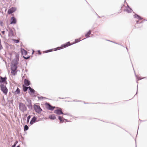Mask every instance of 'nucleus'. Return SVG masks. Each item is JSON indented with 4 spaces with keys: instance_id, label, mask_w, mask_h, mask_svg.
I'll use <instances>...</instances> for the list:
<instances>
[{
    "instance_id": "obj_1",
    "label": "nucleus",
    "mask_w": 147,
    "mask_h": 147,
    "mask_svg": "<svg viewBox=\"0 0 147 147\" xmlns=\"http://www.w3.org/2000/svg\"><path fill=\"white\" fill-rule=\"evenodd\" d=\"M18 63L15 60H12L11 62V73L13 75L15 76L17 74L18 67Z\"/></svg>"
},
{
    "instance_id": "obj_2",
    "label": "nucleus",
    "mask_w": 147,
    "mask_h": 147,
    "mask_svg": "<svg viewBox=\"0 0 147 147\" xmlns=\"http://www.w3.org/2000/svg\"><path fill=\"white\" fill-rule=\"evenodd\" d=\"M19 106L20 110L23 113L27 110V107L22 102L19 103Z\"/></svg>"
},
{
    "instance_id": "obj_3",
    "label": "nucleus",
    "mask_w": 147,
    "mask_h": 147,
    "mask_svg": "<svg viewBox=\"0 0 147 147\" xmlns=\"http://www.w3.org/2000/svg\"><path fill=\"white\" fill-rule=\"evenodd\" d=\"M0 88L1 91L5 95H6L7 94L8 90L6 86L4 84H1Z\"/></svg>"
},
{
    "instance_id": "obj_4",
    "label": "nucleus",
    "mask_w": 147,
    "mask_h": 147,
    "mask_svg": "<svg viewBox=\"0 0 147 147\" xmlns=\"http://www.w3.org/2000/svg\"><path fill=\"white\" fill-rule=\"evenodd\" d=\"M33 108L35 111L39 114L42 111V109L40 107V106L36 105V104L34 105Z\"/></svg>"
},
{
    "instance_id": "obj_5",
    "label": "nucleus",
    "mask_w": 147,
    "mask_h": 147,
    "mask_svg": "<svg viewBox=\"0 0 147 147\" xmlns=\"http://www.w3.org/2000/svg\"><path fill=\"white\" fill-rule=\"evenodd\" d=\"M46 108L49 110L53 111L56 108L55 106H52L49 103L46 102L45 104Z\"/></svg>"
},
{
    "instance_id": "obj_6",
    "label": "nucleus",
    "mask_w": 147,
    "mask_h": 147,
    "mask_svg": "<svg viewBox=\"0 0 147 147\" xmlns=\"http://www.w3.org/2000/svg\"><path fill=\"white\" fill-rule=\"evenodd\" d=\"M7 77L5 76L4 77H3L1 76H0V84H7Z\"/></svg>"
},
{
    "instance_id": "obj_7",
    "label": "nucleus",
    "mask_w": 147,
    "mask_h": 147,
    "mask_svg": "<svg viewBox=\"0 0 147 147\" xmlns=\"http://www.w3.org/2000/svg\"><path fill=\"white\" fill-rule=\"evenodd\" d=\"M35 90L34 89L30 87V88H29V90L28 92L30 95L34 97H36V96L34 95V93H35Z\"/></svg>"
},
{
    "instance_id": "obj_8",
    "label": "nucleus",
    "mask_w": 147,
    "mask_h": 147,
    "mask_svg": "<svg viewBox=\"0 0 147 147\" xmlns=\"http://www.w3.org/2000/svg\"><path fill=\"white\" fill-rule=\"evenodd\" d=\"M37 117L35 116H34L32 118L30 122V125H32L36 122L40 120H39L37 121Z\"/></svg>"
},
{
    "instance_id": "obj_9",
    "label": "nucleus",
    "mask_w": 147,
    "mask_h": 147,
    "mask_svg": "<svg viewBox=\"0 0 147 147\" xmlns=\"http://www.w3.org/2000/svg\"><path fill=\"white\" fill-rule=\"evenodd\" d=\"M57 108H59V109L55 110L54 111V113H56L58 115H62V114H63V113L61 110V108L58 107H57Z\"/></svg>"
},
{
    "instance_id": "obj_10",
    "label": "nucleus",
    "mask_w": 147,
    "mask_h": 147,
    "mask_svg": "<svg viewBox=\"0 0 147 147\" xmlns=\"http://www.w3.org/2000/svg\"><path fill=\"white\" fill-rule=\"evenodd\" d=\"M72 45L73 44H71L70 42L69 41H68L65 43L64 44L60 46V47L61 48V49H62L63 48H66L67 47H68L69 46H70Z\"/></svg>"
},
{
    "instance_id": "obj_11",
    "label": "nucleus",
    "mask_w": 147,
    "mask_h": 147,
    "mask_svg": "<svg viewBox=\"0 0 147 147\" xmlns=\"http://www.w3.org/2000/svg\"><path fill=\"white\" fill-rule=\"evenodd\" d=\"M16 10V8L14 7H12L11 8L9 9L7 11V13L9 15L11 14L12 13L14 12Z\"/></svg>"
},
{
    "instance_id": "obj_12",
    "label": "nucleus",
    "mask_w": 147,
    "mask_h": 147,
    "mask_svg": "<svg viewBox=\"0 0 147 147\" xmlns=\"http://www.w3.org/2000/svg\"><path fill=\"white\" fill-rule=\"evenodd\" d=\"M17 20L16 18L14 16L11 17L10 20L11 24H15L16 23Z\"/></svg>"
},
{
    "instance_id": "obj_13",
    "label": "nucleus",
    "mask_w": 147,
    "mask_h": 147,
    "mask_svg": "<svg viewBox=\"0 0 147 147\" xmlns=\"http://www.w3.org/2000/svg\"><path fill=\"white\" fill-rule=\"evenodd\" d=\"M24 82L25 86H28L31 84V83L30 81L28 79H25L24 80Z\"/></svg>"
},
{
    "instance_id": "obj_14",
    "label": "nucleus",
    "mask_w": 147,
    "mask_h": 147,
    "mask_svg": "<svg viewBox=\"0 0 147 147\" xmlns=\"http://www.w3.org/2000/svg\"><path fill=\"white\" fill-rule=\"evenodd\" d=\"M8 36H15V35L12 29L10 28H9V31L8 32Z\"/></svg>"
},
{
    "instance_id": "obj_15",
    "label": "nucleus",
    "mask_w": 147,
    "mask_h": 147,
    "mask_svg": "<svg viewBox=\"0 0 147 147\" xmlns=\"http://www.w3.org/2000/svg\"><path fill=\"white\" fill-rule=\"evenodd\" d=\"M30 86H25V85H22V89L23 91L24 92H26L28 89V90H29V88H30Z\"/></svg>"
},
{
    "instance_id": "obj_16",
    "label": "nucleus",
    "mask_w": 147,
    "mask_h": 147,
    "mask_svg": "<svg viewBox=\"0 0 147 147\" xmlns=\"http://www.w3.org/2000/svg\"><path fill=\"white\" fill-rule=\"evenodd\" d=\"M134 16L135 18H137L139 20H141L143 19V18L136 13H135Z\"/></svg>"
},
{
    "instance_id": "obj_17",
    "label": "nucleus",
    "mask_w": 147,
    "mask_h": 147,
    "mask_svg": "<svg viewBox=\"0 0 147 147\" xmlns=\"http://www.w3.org/2000/svg\"><path fill=\"white\" fill-rule=\"evenodd\" d=\"M21 52L22 55H23L24 53V55L25 56L28 54V52L27 51L24 49L22 48L21 49Z\"/></svg>"
},
{
    "instance_id": "obj_18",
    "label": "nucleus",
    "mask_w": 147,
    "mask_h": 147,
    "mask_svg": "<svg viewBox=\"0 0 147 147\" xmlns=\"http://www.w3.org/2000/svg\"><path fill=\"white\" fill-rule=\"evenodd\" d=\"M127 9H126L127 12L128 13H131L132 11V9L131 8L127 3Z\"/></svg>"
},
{
    "instance_id": "obj_19",
    "label": "nucleus",
    "mask_w": 147,
    "mask_h": 147,
    "mask_svg": "<svg viewBox=\"0 0 147 147\" xmlns=\"http://www.w3.org/2000/svg\"><path fill=\"white\" fill-rule=\"evenodd\" d=\"M20 89L17 87L16 91L13 92V93L15 95H17L20 94Z\"/></svg>"
},
{
    "instance_id": "obj_20",
    "label": "nucleus",
    "mask_w": 147,
    "mask_h": 147,
    "mask_svg": "<svg viewBox=\"0 0 147 147\" xmlns=\"http://www.w3.org/2000/svg\"><path fill=\"white\" fill-rule=\"evenodd\" d=\"M49 118L52 120H54L56 119V117L55 115L54 114L51 115L49 116Z\"/></svg>"
},
{
    "instance_id": "obj_21",
    "label": "nucleus",
    "mask_w": 147,
    "mask_h": 147,
    "mask_svg": "<svg viewBox=\"0 0 147 147\" xmlns=\"http://www.w3.org/2000/svg\"><path fill=\"white\" fill-rule=\"evenodd\" d=\"M91 30H89L85 34V36L87 38H89L90 37L89 35L91 34Z\"/></svg>"
},
{
    "instance_id": "obj_22",
    "label": "nucleus",
    "mask_w": 147,
    "mask_h": 147,
    "mask_svg": "<svg viewBox=\"0 0 147 147\" xmlns=\"http://www.w3.org/2000/svg\"><path fill=\"white\" fill-rule=\"evenodd\" d=\"M19 56L18 54H16V58L14 59L13 60H15L17 61V62H18V61L19 60Z\"/></svg>"
},
{
    "instance_id": "obj_23",
    "label": "nucleus",
    "mask_w": 147,
    "mask_h": 147,
    "mask_svg": "<svg viewBox=\"0 0 147 147\" xmlns=\"http://www.w3.org/2000/svg\"><path fill=\"white\" fill-rule=\"evenodd\" d=\"M81 41V40H80V38H78V39H76L75 40V41L73 42V43L72 44H76L77 43H78V42H80Z\"/></svg>"
},
{
    "instance_id": "obj_24",
    "label": "nucleus",
    "mask_w": 147,
    "mask_h": 147,
    "mask_svg": "<svg viewBox=\"0 0 147 147\" xmlns=\"http://www.w3.org/2000/svg\"><path fill=\"white\" fill-rule=\"evenodd\" d=\"M27 106L30 110H33V107L32 104L30 105H27Z\"/></svg>"
},
{
    "instance_id": "obj_25",
    "label": "nucleus",
    "mask_w": 147,
    "mask_h": 147,
    "mask_svg": "<svg viewBox=\"0 0 147 147\" xmlns=\"http://www.w3.org/2000/svg\"><path fill=\"white\" fill-rule=\"evenodd\" d=\"M26 100L28 102L27 105H30L32 104V100L29 98L26 99Z\"/></svg>"
},
{
    "instance_id": "obj_26",
    "label": "nucleus",
    "mask_w": 147,
    "mask_h": 147,
    "mask_svg": "<svg viewBox=\"0 0 147 147\" xmlns=\"http://www.w3.org/2000/svg\"><path fill=\"white\" fill-rule=\"evenodd\" d=\"M135 75L137 79H138V81H139L143 79L144 78L146 79H147V77H144L142 78H138L137 76L136 75V74H135Z\"/></svg>"
},
{
    "instance_id": "obj_27",
    "label": "nucleus",
    "mask_w": 147,
    "mask_h": 147,
    "mask_svg": "<svg viewBox=\"0 0 147 147\" xmlns=\"http://www.w3.org/2000/svg\"><path fill=\"white\" fill-rule=\"evenodd\" d=\"M24 131L28 130L29 129V127L27 125H25L24 126Z\"/></svg>"
},
{
    "instance_id": "obj_28",
    "label": "nucleus",
    "mask_w": 147,
    "mask_h": 147,
    "mask_svg": "<svg viewBox=\"0 0 147 147\" xmlns=\"http://www.w3.org/2000/svg\"><path fill=\"white\" fill-rule=\"evenodd\" d=\"M31 117V115H29L28 116V117H27V120H26V123L28 124L29 123L30 119Z\"/></svg>"
},
{
    "instance_id": "obj_29",
    "label": "nucleus",
    "mask_w": 147,
    "mask_h": 147,
    "mask_svg": "<svg viewBox=\"0 0 147 147\" xmlns=\"http://www.w3.org/2000/svg\"><path fill=\"white\" fill-rule=\"evenodd\" d=\"M12 40L16 43H18L20 42L19 40L18 39H12Z\"/></svg>"
},
{
    "instance_id": "obj_30",
    "label": "nucleus",
    "mask_w": 147,
    "mask_h": 147,
    "mask_svg": "<svg viewBox=\"0 0 147 147\" xmlns=\"http://www.w3.org/2000/svg\"><path fill=\"white\" fill-rule=\"evenodd\" d=\"M8 102H9V106H10V104H11L12 105L13 104V100H8Z\"/></svg>"
},
{
    "instance_id": "obj_31",
    "label": "nucleus",
    "mask_w": 147,
    "mask_h": 147,
    "mask_svg": "<svg viewBox=\"0 0 147 147\" xmlns=\"http://www.w3.org/2000/svg\"><path fill=\"white\" fill-rule=\"evenodd\" d=\"M61 49V48L60 47H59L54 48V51H57Z\"/></svg>"
},
{
    "instance_id": "obj_32",
    "label": "nucleus",
    "mask_w": 147,
    "mask_h": 147,
    "mask_svg": "<svg viewBox=\"0 0 147 147\" xmlns=\"http://www.w3.org/2000/svg\"><path fill=\"white\" fill-rule=\"evenodd\" d=\"M18 142V141H16L13 144L12 146L11 147H15Z\"/></svg>"
},
{
    "instance_id": "obj_33",
    "label": "nucleus",
    "mask_w": 147,
    "mask_h": 147,
    "mask_svg": "<svg viewBox=\"0 0 147 147\" xmlns=\"http://www.w3.org/2000/svg\"><path fill=\"white\" fill-rule=\"evenodd\" d=\"M30 56H28L27 57H25L24 56H23V58L25 60H27L28 59H29L30 58Z\"/></svg>"
},
{
    "instance_id": "obj_34",
    "label": "nucleus",
    "mask_w": 147,
    "mask_h": 147,
    "mask_svg": "<svg viewBox=\"0 0 147 147\" xmlns=\"http://www.w3.org/2000/svg\"><path fill=\"white\" fill-rule=\"evenodd\" d=\"M4 43H5V44L6 47L7 48H8L9 47V44L7 42H4Z\"/></svg>"
},
{
    "instance_id": "obj_35",
    "label": "nucleus",
    "mask_w": 147,
    "mask_h": 147,
    "mask_svg": "<svg viewBox=\"0 0 147 147\" xmlns=\"http://www.w3.org/2000/svg\"><path fill=\"white\" fill-rule=\"evenodd\" d=\"M37 98L39 100H40L41 99H42V98H46L42 96H37Z\"/></svg>"
},
{
    "instance_id": "obj_36",
    "label": "nucleus",
    "mask_w": 147,
    "mask_h": 147,
    "mask_svg": "<svg viewBox=\"0 0 147 147\" xmlns=\"http://www.w3.org/2000/svg\"><path fill=\"white\" fill-rule=\"evenodd\" d=\"M51 50H49V49L47 50L44 51V53H48L51 52Z\"/></svg>"
},
{
    "instance_id": "obj_37",
    "label": "nucleus",
    "mask_w": 147,
    "mask_h": 147,
    "mask_svg": "<svg viewBox=\"0 0 147 147\" xmlns=\"http://www.w3.org/2000/svg\"><path fill=\"white\" fill-rule=\"evenodd\" d=\"M63 118H63V117H61V116H58V119L59 121L60 120H61Z\"/></svg>"
},
{
    "instance_id": "obj_38",
    "label": "nucleus",
    "mask_w": 147,
    "mask_h": 147,
    "mask_svg": "<svg viewBox=\"0 0 147 147\" xmlns=\"http://www.w3.org/2000/svg\"><path fill=\"white\" fill-rule=\"evenodd\" d=\"M34 95L36 96V95H38L39 94L38 93L35 91V93H34Z\"/></svg>"
},
{
    "instance_id": "obj_39",
    "label": "nucleus",
    "mask_w": 147,
    "mask_h": 147,
    "mask_svg": "<svg viewBox=\"0 0 147 147\" xmlns=\"http://www.w3.org/2000/svg\"><path fill=\"white\" fill-rule=\"evenodd\" d=\"M60 121L59 123H63L64 122V120H63V119H62L60 120Z\"/></svg>"
},
{
    "instance_id": "obj_40",
    "label": "nucleus",
    "mask_w": 147,
    "mask_h": 147,
    "mask_svg": "<svg viewBox=\"0 0 147 147\" xmlns=\"http://www.w3.org/2000/svg\"><path fill=\"white\" fill-rule=\"evenodd\" d=\"M3 47L1 44V43L0 44V50H2L3 49Z\"/></svg>"
},
{
    "instance_id": "obj_41",
    "label": "nucleus",
    "mask_w": 147,
    "mask_h": 147,
    "mask_svg": "<svg viewBox=\"0 0 147 147\" xmlns=\"http://www.w3.org/2000/svg\"><path fill=\"white\" fill-rule=\"evenodd\" d=\"M22 119L23 121H25L26 120V117H24L22 118Z\"/></svg>"
},
{
    "instance_id": "obj_42",
    "label": "nucleus",
    "mask_w": 147,
    "mask_h": 147,
    "mask_svg": "<svg viewBox=\"0 0 147 147\" xmlns=\"http://www.w3.org/2000/svg\"><path fill=\"white\" fill-rule=\"evenodd\" d=\"M37 51L39 53L38 54L39 55H41L42 53L40 52V50H38Z\"/></svg>"
},
{
    "instance_id": "obj_43",
    "label": "nucleus",
    "mask_w": 147,
    "mask_h": 147,
    "mask_svg": "<svg viewBox=\"0 0 147 147\" xmlns=\"http://www.w3.org/2000/svg\"><path fill=\"white\" fill-rule=\"evenodd\" d=\"M63 120H64V121L65 120L66 122H69V121L67 119H66L65 118H63Z\"/></svg>"
},
{
    "instance_id": "obj_44",
    "label": "nucleus",
    "mask_w": 147,
    "mask_h": 147,
    "mask_svg": "<svg viewBox=\"0 0 147 147\" xmlns=\"http://www.w3.org/2000/svg\"><path fill=\"white\" fill-rule=\"evenodd\" d=\"M140 23H139V20H137L136 21V24H135V25L136 26L137 24H139Z\"/></svg>"
},
{
    "instance_id": "obj_45",
    "label": "nucleus",
    "mask_w": 147,
    "mask_h": 147,
    "mask_svg": "<svg viewBox=\"0 0 147 147\" xmlns=\"http://www.w3.org/2000/svg\"><path fill=\"white\" fill-rule=\"evenodd\" d=\"M1 33L3 34H4L5 33V31H3L1 32Z\"/></svg>"
},
{
    "instance_id": "obj_46",
    "label": "nucleus",
    "mask_w": 147,
    "mask_h": 147,
    "mask_svg": "<svg viewBox=\"0 0 147 147\" xmlns=\"http://www.w3.org/2000/svg\"><path fill=\"white\" fill-rule=\"evenodd\" d=\"M68 114L67 113H63V114H62V115H68Z\"/></svg>"
},
{
    "instance_id": "obj_47",
    "label": "nucleus",
    "mask_w": 147,
    "mask_h": 147,
    "mask_svg": "<svg viewBox=\"0 0 147 147\" xmlns=\"http://www.w3.org/2000/svg\"><path fill=\"white\" fill-rule=\"evenodd\" d=\"M9 96H11L12 94L11 92H9Z\"/></svg>"
},
{
    "instance_id": "obj_48",
    "label": "nucleus",
    "mask_w": 147,
    "mask_h": 147,
    "mask_svg": "<svg viewBox=\"0 0 147 147\" xmlns=\"http://www.w3.org/2000/svg\"><path fill=\"white\" fill-rule=\"evenodd\" d=\"M28 115V114H25V115H24V117H26Z\"/></svg>"
},
{
    "instance_id": "obj_49",
    "label": "nucleus",
    "mask_w": 147,
    "mask_h": 147,
    "mask_svg": "<svg viewBox=\"0 0 147 147\" xmlns=\"http://www.w3.org/2000/svg\"><path fill=\"white\" fill-rule=\"evenodd\" d=\"M107 40V41H110L111 42H113L114 43V42H113V41H110V40ZM115 44H118V43H117L115 42Z\"/></svg>"
},
{
    "instance_id": "obj_50",
    "label": "nucleus",
    "mask_w": 147,
    "mask_h": 147,
    "mask_svg": "<svg viewBox=\"0 0 147 147\" xmlns=\"http://www.w3.org/2000/svg\"><path fill=\"white\" fill-rule=\"evenodd\" d=\"M50 50H51V52L52 51H54V49H50Z\"/></svg>"
},
{
    "instance_id": "obj_51",
    "label": "nucleus",
    "mask_w": 147,
    "mask_h": 147,
    "mask_svg": "<svg viewBox=\"0 0 147 147\" xmlns=\"http://www.w3.org/2000/svg\"><path fill=\"white\" fill-rule=\"evenodd\" d=\"M138 85H137V92H136V94H135V95H136L137 94V92H138Z\"/></svg>"
},
{
    "instance_id": "obj_52",
    "label": "nucleus",
    "mask_w": 147,
    "mask_h": 147,
    "mask_svg": "<svg viewBox=\"0 0 147 147\" xmlns=\"http://www.w3.org/2000/svg\"><path fill=\"white\" fill-rule=\"evenodd\" d=\"M144 22V21H142L141 22H140L139 24H141V23H142Z\"/></svg>"
},
{
    "instance_id": "obj_53",
    "label": "nucleus",
    "mask_w": 147,
    "mask_h": 147,
    "mask_svg": "<svg viewBox=\"0 0 147 147\" xmlns=\"http://www.w3.org/2000/svg\"><path fill=\"white\" fill-rule=\"evenodd\" d=\"M9 55H10L11 56V55H12V53H9Z\"/></svg>"
},
{
    "instance_id": "obj_54",
    "label": "nucleus",
    "mask_w": 147,
    "mask_h": 147,
    "mask_svg": "<svg viewBox=\"0 0 147 147\" xmlns=\"http://www.w3.org/2000/svg\"><path fill=\"white\" fill-rule=\"evenodd\" d=\"M76 102H81V100H76Z\"/></svg>"
},
{
    "instance_id": "obj_55",
    "label": "nucleus",
    "mask_w": 147,
    "mask_h": 147,
    "mask_svg": "<svg viewBox=\"0 0 147 147\" xmlns=\"http://www.w3.org/2000/svg\"><path fill=\"white\" fill-rule=\"evenodd\" d=\"M139 120H140V121L141 122V121H143V120H140V119H139Z\"/></svg>"
},
{
    "instance_id": "obj_56",
    "label": "nucleus",
    "mask_w": 147,
    "mask_h": 147,
    "mask_svg": "<svg viewBox=\"0 0 147 147\" xmlns=\"http://www.w3.org/2000/svg\"><path fill=\"white\" fill-rule=\"evenodd\" d=\"M59 98H60V99H63L64 98H61V97H59Z\"/></svg>"
},
{
    "instance_id": "obj_57",
    "label": "nucleus",
    "mask_w": 147,
    "mask_h": 147,
    "mask_svg": "<svg viewBox=\"0 0 147 147\" xmlns=\"http://www.w3.org/2000/svg\"><path fill=\"white\" fill-rule=\"evenodd\" d=\"M25 71H26V72H27V71H28V69H25Z\"/></svg>"
},
{
    "instance_id": "obj_58",
    "label": "nucleus",
    "mask_w": 147,
    "mask_h": 147,
    "mask_svg": "<svg viewBox=\"0 0 147 147\" xmlns=\"http://www.w3.org/2000/svg\"><path fill=\"white\" fill-rule=\"evenodd\" d=\"M16 147H20V145H18Z\"/></svg>"
},
{
    "instance_id": "obj_59",
    "label": "nucleus",
    "mask_w": 147,
    "mask_h": 147,
    "mask_svg": "<svg viewBox=\"0 0 147 147\" xmlns=\"http://www.w3.org/2000/svg\"><path fill=\"white\" fill-rule=\"evenodd\" d=\"M97 16H98V18H100V17L98 15Z\"/></svg>"
},
{
    "instance_id": "obj_60",
    "label": "nucleus",
    "mask_w": 147,
    "mask_h": 147,
    "mask_svg": "<svg viewBox=\"0 0 147 147\" xmlns=\"http://www.w3.org/2000/svg\"><path fill=\"white\" fill-rule=\"evenodd\" d=\"M34 50H33V52H32V55L34 53Z\"/></svg>"
},
{
    "instance_id": "obj_61",
    "label": "nucleus",
    "mask_w": 147,
    "mask_h": 147,
    "mask_svg": "<svg viewBox=\"0 0 147 147\" xmlns=\"http://www.w3.org/2000/svg\"><path fill=\"white\" fill-rule=\"evenodd\" d=\"M13 29L15 31V29L14 28H13Z\"/></svg>"
},
{
    "instance_id": "obj_62",
    "label": "nucleus",
    "mask_w": 147,
    "mask_h": 147,
    "mask_svg": "<svg viewBox=\"0 0 147 147\" xmlns=\"http://www.w3.org/2000/svg\"><path fill=\"white\" fill-rule=\"evenodd\" d=\"M1 43V39L0 38V44Z\"/></svg>"
},
{
    "instance_id": "obj_63",
    "label": "nucleus",
    "mask_w": 147,
    "mask_h": 147,
    "mask_svg": "<svg viewBox=\"0 0 147 147\" xmlns=\"http://www.w3.org/2000/svg\"><path fill=\"white\" fill-rule=\"evenodd\" d=\"M2 23H3V22H2V23H1V22H0L1 25V26H2V25H1V24H2Z\"/></svg>"
},
{
    "instance_id": "obj_64",
    "label": "nucleus",
    "mask_w": 147,
    "mask_h": 147,
    "mask_svg": "<svg viewBox=\"0 0 147 147\" xmlns=\"http://www.w3.org/2000/svg\"><path fill=\"white\" fill-rule=\"evenodd\" d=\"M95 13L96 14L97 16L98 15L97 14V13L96 12H95Z\"/></svg>"
}]
</instances>
